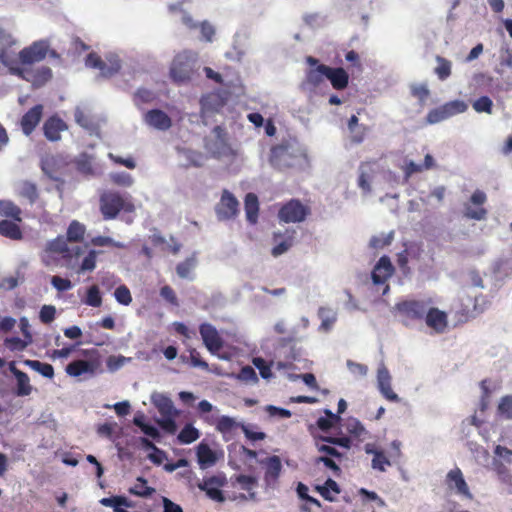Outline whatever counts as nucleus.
Returning a JSON list of instances; mask_svg holds the SVG:
<instances>
[{
  "mask_svg": "<svg viewBox=\"0 0 512 512\" xmlns=\"http://www.w3.org/2000/svg\"><path fill=\"white\" fill-rule=\"evenodd\" d=\"M16 41L13 36L0 29V63L9 68H28L34 64L43 61L47 56L59 59L60 55L54 49L50 48L48 40L34 41L29 46L23 48L18 54V61L14 58L12 47Z\"/></svg>",
  "mask_w": 512,
  "mask_h": 512,
  "instance_id": "obj_1",
  "label": "nucleus"
},
{
  "mask_svg": "<svg viewBox=\"0 0 512 512\" xmlns=\"http://www.w3.org/2000/svg\"><path fill=\"white\" fill-rule=\"evenodd\" d=\"M82 252L80 246H70L65 237L59 235L45 243L39 257L45 267L75 269Z\"/></svg>",
  "mask_w": 512,
  "mask_h": 512,
  "instance_id": "obj_2",
  "label": "nucleus"
},
{
  "mask_svg": "<svg viewBox=\"0 0 512 512\" xmlns=\"http://www.w3.org/2000/svg\"><path fill=\"white\" fill-rule=\"evenodd\" d=\"M306 157L304 151L296 144L282 143L271 148L269 162L278 171L296 167Z\"/></svg>",
  "mask_w": 512,
  "mask_h": 512,
  "instance_id": "obj_3",
  "label": "nucleus"
},
{
  "mask_svg": "<svg viewBox=\"0 0 512 512\" xmlns=\"http://www.w3.org/2000/svg\"><path fill=\"white\" fill-rule=\"evenodd\" d=\"M100 211L104 220L115 219L121 211L133 212L134 204L124 198L119 192L106 191L99 199Z\"/></svg>",
  "mask_w": 512,
  "mask_h": 512,
  "instance_id": "obj_4",
  "label": "nucleus"
},
{
  "mask_svg": "<svg viewBox=\"0 0 512 512\" xmlns=\"http://www.w3.org/2000/svg\"><path fill=\"white\" fill-rule=\"evenodd\" d=\"M195 55L191 52H181L177 54L170 67V77L177 84L190 81L195 72Z\"/></svg>",
  "mask_w": 512,
  "mask_h": 512,
  "instance_id": "obj_5",
  "label": "nucleus"
},
{
  "mask_svg": "<svg viewBox=\"0 0 512 512\" xmlns=\"http://www.w3.org/2000/svg\"><path fill=\"white\" fill-rule=\"evenodd\" d=\"M311 209L299 199H290L278 210V219L284 223H300L310 215Z\"/></svg>",
  "mask_w": 512,
  "mask_h": 512,
  "instance_id": "obj_6",
  "label": "nucleus"
},
{
  "mask_svg": "<svg viewBox=\"0 0 512 512\" xmlns=\"http://www.w3.org/2000/svg\"><path fill=\"white\" fill-rule=\"evenodd\" d=\"M11 74L31 83L34 88L45 86L53 77L52 70L48 66L12 68Z\"/></svg>",
  "mask_w": 512,
  "mask_h": 512,
  "instance_id": "obj_7",
  "label": "nucleus"
},
{
  "mask_svg": "<svg viewBox=\"0 0 512 512\" xmlns=\"http://www.w3.org/2000/svg\"><path fill=\"white\" fill-rule=\"evenodd\" d=\"M85 64L87 67L98 69L100 71V75L104 78H110L114 76L121 69V61L118 56H107L106 61H104L95 52H91L86 56Z\"/></svg>",
  "mask_w": 512,
  "mask_h": 512,
  "instance_id": "obj_8",
  "label": "nucleus"
},
{
  "mask_svg": "<svg viewBox=\"0 0 512 512\" xmlns=\"http://www.w3.org/2000/svg\"><path fill=\"white\" fill-rule=\"evenodd\" d=\"M405 326L424 319L427 304L420 300H405L395 306Z\"/></svg>",
  "mask_w": 512,
  "mask_h": 512,
  "instance_id": "obj_9",
  "label": "nucleus"
},
{
  "mask_svg": "<svg viewBox=\"0 0 512 512\" xmlns=\"http://www.w3.org/2000/svg\"><path fill=\"white\" fill-rule=\"evenodd\" d=\"M468 105L461 100H453L430 110L425 118L427 124H436L442 122L454 115L464 113Z\"/></svg>",
  "mask_w": 512,
  "mask_h": 512,
  "instance_id": "obj_10",
  "label": "nucleus"
},
{
  "mask_svg": "<svg viewBox=\"0 0 512 512\" xmlns=\"http://www.w3.org/2000/svg\"><path fill=\"white\" fill-rule=\"evenodd\" d=\"M445 484L451 493L463 499L470 501L473 500L474 496L471 493L464 475L459 467H455L447 473L445 477Z\"/></svg>",
  "mask_w": 512,
  "mask_h": 512,
  "instance_id": "obj_11",
  "label": "nucleus"
},
{
  "mask_svg": "<svg viewBox=\"0 0 512 512\" xmlns=\"http://www.w3.org/2000/svg\"><path fill=\"white\" fill-rule=\"evenodd\" d=\"M215 211L219 220L233 219L239 213V202L229 190L224 189Z\"/></svg>",
  "mask_w": 512,
  "mask_h": 512,
  "instance_id": "obj_12",
  "label": "nucleus"
},
{
  "mask_svg": "<svg viewBox=\"0 0 512 512\" xmlns=\"http://www.w3.org/2000/svg\"><path fill=\"white\" fill-rule=\"evenodd\" d=\"M226 484V478L223 475H213L204 478L197 484V487L206 493V495L217 502H223L225 497L221 491V487Z\"/></svg>",
  "mask_w": 512,
  "mask_h": 512,
  "instance_id": "obj_13",
  "label": "nucleus"
},
{
  "mask_svg": "<svg viewBox=\"0 0 512 512\" xmlns=\"http://www.w3.org/2000/svg\"><path fill=\"white\" fill-rule=\"evenodd\" d=\"M199 333L206 348L215 354L223 348V340L217 329L210 323H202L199 327Z\"/></svg>",
  "mask_w": 512,
  "mask_h": 512,
  "instance_id": "obj_14",
  "label": "nucleus"
},
{
  "mask_svg": "<svg viewBox=\"0 0 512 512\" xmlns=\"http://www.w3.org/2000/svg\"><path fill=\"white\" fill-rule=\"evenodd\" d=\"M306 62L312 67L315 66V68L307 71L305 81L311 87H318L327 78L329 66L320 64L319 60L312 56H308Z\"/></svg>",
  "mask_w": 512,
  "mask_h": 512,
  "instance_id": "obj_15",
  "label": "nucleus"
},
{
  "mask_svg": "<svg viewBox=\"0 0 512 512\" xmlns=\"http://www.w3.org/2000/svg\"><path fill=\"white\" fill-rule=\"evenodd\" d=\"M394 273V266L392 265L388 256H382L376 263L371 273L372 281L375 285L386 284L388 279Z\"/></svg>",
  "mask_w": 512,
  "mask_h": 512,
  "instance_id": "obj_16",
  "label": "nucleus"
},
{
  "mask_svg": "<svg viewBox=\"0 0 512 512\" xmlns=\"http://www.w3.org/2000/svg\"><path fill=\"white\" fill-rule=\"evenodd\" d=\"M296 231L294 229H286L285 232H275L273 234V242L275 243L272 248V255L278 257L287 252L294 243Z\"/></svg>",
  "mask_w": 512,
  "mask_h": 512,
  "instance_id": "obj_17",
  "label": "nucleus"
},
{
  "mask_svg": "<svg viewBox=\"0 0 512 512\" xmlns=\"http://www.w3.org/2000/svg\"><path fill=\"white\" fill-rule=\"evenodd\" d=\"M100 367L99 359L94 360H75L66 366V373L69 376L79 377L83 374H95Z\"/></svg>",
  "mask_w": 512,
  "mask_h": 512,
  "instance_id": "obj_18",
  "label": "nucleus"
},
{
  "mask_svg": "<svg viewBox=\"0 0 512 512\" xmlns=\"http://www.w3.org/2000/svg\"><path fill=\"white\" fill-rule=\"evenodd\" d=\"M43 116V105L37 104L30 108L21 118L20 125L25 135H30Z\"/></svg>",
  "mask_w": 512,
  "mask_h": 512,
  "instance_id": "obj_19",
  "label": "nucleus"
},
{
  "mask_svg": "<svg viewBox=\"0 0 512 512\" xmlns=\"http://www.w3.org/2000/svg\"><path fill=\"white\" fill-rule=\"evenodd\" d=\"M378 388L381 394L389 401L397 402L398 395L393 391L391 385V376L388 369L384 366L380 367L377 371Z\"/></svg>",
  "mask_w": 512,
  "mask_h": 512,
  "instance_id": "obj_20",
  "label": "nucleus"
},
{
  "mask_svg": "<svg viewBox=\"0 0 512 512\" xmlns=\"http://www.w3.org/2000/svg\"><path fill=\"white\" fill-rule=\"evenodd\" d=\"M144 119L149 126L161 131H166L172 126L171 118L160 109L149 110Z\"/></svg>",
  "mask_w": 512,
  "mask_h": 512,
  "instance_id": "obj_21",
  "label": "nucleus"
},
{
  "mask_svg": "<svg viewBox=\"0 0 512 512\" xmlns=\"http://www.w3.org/2000/svg\"><path fill=\"white\" fill-rule=\"evenodd\" d=\"M67 128L66 123L58 116L49 117L43 125L45 137L53 142L60 140L61 132Z\"/></svg>",
  "mask_w": 512,
  "mask_h": 512,
  "instance_id": "obj_22",
  "label": "nucleus"
},
{
  "mask_svg": "<svg viewBox=\"0 0 512 512\" xmlns=\"http://www.w3.org/2000/svg\"><path fill=\"white\" fill-rule=\"evenodd\" d=\"M424 319L427 326L437 333H442L447 327V315L438 308H426Z\"/></svg>",
  "mask_w": 512,
  "mask_h": 512,
  "instance_id": "obj_23",
  "label": "nucleus"
},
{
  "mask_svg": "<svg viewBox=\"0 0 512 512\" xmlns=\"http://www.w3.org/2000/svg\"><path fill=\"white\" fill-rule=\"evenodd\" d=\"M376 161H365L359 165L358 186L365 193L371 192V181L375 173Z\"/></svg>",
  "mask_w": 512,
  "mask_h": 512,
  "instance_id": "obj_24",
  "label": "nucleus"
},
{
  "mask_svg": "<svg viewBox=\"0 0 512 512\" xmlns=\"http://www.w3.org/2000/svg\"><path fill=\"white\" fill-rule=\"evenodd\" d=\"M153 405L157 408L158 412L167 416H178L179 411L175 408L173 401L166 395L155 393L151 396Z\"/></svg>",
  "mask_w": 512,
  "mask_h": 512,
  "instance_id": "obj_25",
  "label": "nucleus"
},
{
  "mask_svg": "<svg viewBox=\"0 0 512 512\" xmlns=\"http://www.w3.org/2000/svg\"><path fill=\"white\" fill-rule=\"evenodd\" d=\"M196 455L198 464L202 469L213 466L217 461L216 453L204 441L198 444L196 448Z\"/></svg>",
  "mask_w": 512,
  "mask_h": 512,
  "instance_id": "obj_26",
  "label": "nucleus"
},
{
  "mask_svg": "<svg viewBox=\"0 0 512 512\" xmlns=\"http://www.w3.org/2000/svg\"><path fill=\"white\" fill-rule=\"evenodd\" d=\"M246 219L250 224H256L259 215V200L256 194L248 193L244 199Z\"/></svg>",
  "mask_w": 512,
  "mask_h": 512,
  "instance_id": "obj_27",
  "label": "nucleus"
},
{
  "mask_svg": "<svg viewBox=\"0 0 512 512\" xmlns=\"http://www.w3.org/2000/svg\"><path fill=\"white\" fill-rule=\"evenodd\" d=\"M327 79L336 90H343L348 86L349 75L343 68L329 67Z\"/></svg>",
  "mask_w": 512,
  "mask_h": 512,
  "instance_id": "obj_28",
  "label": "nucleus"
},
{
  "mask_svg": "<svg viewBox=\"0 0 512 512\" xmlns=\"http://www.w3.org/2000/svg\"><path fill=\"white\" fill-rule=\"evenodd\" d=\"M282 470L281 460L278 456H271L265 462V481L276 482Z\"/></svg>",
  "mask_w": 512,
  "mask_h": 512,
  "instance_id": "obj_29",
  "label": "nucleus"
},
{
  "mask_svg": "<svg viewBox=\"0 0 512 512\" xmlns=\"http://www.w3.org/2000/svg\"><path fill=\"white\" fill-rule=\"evenodd\" d=\"M86 227L77 220H72L67 228L65 240L67 243H80L84 240Z\"/></svg>",
  "mask_w": 512,
  "mask_h": 512,
  "instance_id": "obj_30",
  "label": "nucleus"
},
{
  "mask_svg": "<svg viewBox=\"0 0 512 512\" xmlns=\"http://www.w3.org/2000/svg\"><path fill=\"white\" fill-rule=\"evenodd\" d=\"M0 235L11 240H21L23 238L19 225L9 220L0 221Z\"/></svg>",
  "mask_w": 512,
  "mask_h": 512,
  "instance_id": "obj_31",
  "label": "nucleus"
},
{
  "mask_svg": "<svg viewBox=\"0 0 512 512\" xmlns=\"http://www.w3.org/2000/svg\"><path fill=\"white\" fill-rule=\"evenodd\" d=\"M23 363L24 365L28 366L46 378L52 379L54 377V368L49 363H43L38 360L30 359L24 360Z\"/></svg>",
  "mask_w": 512,
  "mask_h": 512,
  "instance_id": "obj_32",
  "label": "nucleus"
},
{
  "mask_svg": "<svg viewBox=\"0 0 512 512\" xmlns=\"http://www.w3.org/2000/svg\"><path fill=\"white\" fill-rule=\"evenodd\" d=\"M21 213V209L12 201H0V215L12 218L14 221L20 222L22 220Z\"/></svg>",
  "mask_w": 512,
  "mask_h": 512,
  "instance_id": "obj_33",
  "label": "nucleus"
},
{
  "mask_svg": "<svg viewBox=\"0 0 512 512\" xmlns=\"http://www.w3.org/2000/svg\"><path fill=\"white\" fill-rule=\"evenodd\" d=\"M200 437V432L192 424H186L177 436L181 444H191Z\"/></svg>",
  "mask_w": 512,
  "mask_h": 512,
  "instance_id": "obj_34",
  "label": "nucleus"
},
{
  "mask_svg": "<svg viewBox=\"0 0 512 512\" xmlns=\"http://www.w3.org/2000/svg\"><path fill=\"white\" fill-rule=\"evenodd\" d=\"M25 338L24 340L19 337H9L4 340V345L11 351H22L32 342L30 332H26Z\"/></svg>",
  "mask_w": 512,
  "mask_h": 512,
  "instance_id": "obj_35",
  "label": "nucleus"
},
{
  "mask_svg": "<svg viewBox=\"0 0 512 512\" xmlns=\"http://www.w3.org/2000/svg\"><path fill=\"white\" fill-rule=\"evenodd\" d=\"M316 489L320 493V495L325 500H328V501L334 500V497L331 495V493H334V494L340 493L339 485L337 484L336 481H334L331 478L327 479L326 482L324 483V485L317 486Z\"/></svg>",
  "mask_w": 512,
  "mask_h": 512,
  "instance_id": "obj_36",
  "label": "nucleus"
},
{
  "mask_svg": "<svg viewBox=\"0 0 512 512\" xmlns=\"http://www.w3.org/2000/svg\"><path fill=\"white\" fill-rule=\"evenodd\" d=\"M19 194L20 196L26 198L31 204L35 203L39 197L36 184L30 181H23L20 184Z\"/></svg>",
  "mask_w": 512,
  "mask_h": 512,
  "instance_id": "obj_37",
  "label": "nucleus"
},
{
  "mask_svg": "<svg viewBox=\"0 0 512 512\" xmlns=\"http://www.w3.org/2000/svg\"><path fill=\"white\" fill-rule=\"evenodd\" d=\"M155 492V489L147 485V480L143 477L137 478V483L129 489V493L139 497H149Z\"/></svg>",
  "mask_w": 512,
  "mask_h": 512,
  "instance_id": "obj_38",
  "label": "nucleus"
},
{
  "mask_svg": "<svg viewBox=\"0 0 512 512\" xmlns=\"http://www.w3.org/2000/svg\"><path fill=\"white\" fill-rule=\"evenodd\" d=\"M97 254V251L90 250L88 254L83 258L82 262L79 265H76V272L81 274L87 271H93L96 267Z\"/></svg>",
  "mask_w": 512,
  "mask_h": 512,
  "instance_id": "obj_39",
  "label": "nucleus"
},
{
  "mask_svg": "<svg viewBox=\"0 0 512 512\" xmlns=\"http://www.w3.org/2000/svg\"><path fill=\"white\" fill-rule=\"evenodd\" d=\"M15 378L17 381L15 394L17 396L30 395L32 392V386L30 385V379L28 375L25 372H23L19 373V375Z\"/></svg>",
  "mask_w": 512,
  "mask_h": 512,
  "instance_id": "obj_40",
  "label": "nucleus"
},
{
  "mask_svg": "<svg viewBox=\"0 0 512 512\" xmlns=\"http://www.w3.org/2000/svg\"><path fill=\"white\" fill-rule=\"evenodd\" d=\"M438 65L435 67L434 72L437 77L444 81L451 75V62L444 57L436 56Z\"/></svg>",
  "mask_w": 512,
  "mask_h": 512,
  "instance_id": "obj_41",
  "label": "nucleus"
},
{
  "mask_svg": "<svg viewBox=\"0 0 512 512\" xmlns=\"http://www.w3.org/2000/svg\"><path fill=\"white\" fill-rule=\"evenodd\" d=\"M84 303L96 308L102 305V296L97 285H92L87 289Z\"/></svg>",
  "mask_w": 512,
  "mask_h": 512,
  "instance_id": "obj_42",
  "label": "nucleus"
},
{
  "mask_svg": "<svg viewBox=\"0 0 512 512\" xmlns=\"http://www.w3.org/2000/svg\"><path fill=\"white\" fill-rule=\"evenodd\" d=\"M394 238V232H390L388 234H380L375 235L370 239L369 246L372 249H382L386 246H389Z\"/></svg>",
  "mask_w": 512,
  "mask_h": 512,
  "instance_id": "obj_43",
  "label": "nucleus"
},
{
  "mask_svg": "<svg viewBox=\"0 0 512 512\" xmlns=\"http://www.w3.org/2000/svg\"><path fill=\"white\" fill-rule=\"evenodd\" d=\"M410 94L412 97L416 98L420 104H424L430 96V90L424 83L412 84L410 85Z\"/></svg>",
  "mask_w": 512,
  "mask_h": 512,
  "instance_id": "obj_44",
  "label": "nucleus"
},
{
  "mask_svg": "<svg viewBox=\"0 0 512 512\" xmlns=\"http://www.w3.org/2000/svg\"><path fill=\"white\" fill-rule=\"evenodd\" d=\"M472 106L478 113L491 114L493 110V102L488 96L479 97L473 102Z\"/></svg>",
  "mask_w": 512,
  "mask_h": 512,
  "instance_id": "obj_45",
  "label": "nucleus"
},
{
  "mask_svg": "<svg viewBox=\"0 0 512 512\" xmlns=\"http://www.w3.org/2000/svg\"><path fill=\"white\" fill-rule=\"evenodd\" d=\"M56 158L53 157V156H50V157H46L45 159L42 160L41 162V168L43 170V172L50 178V179H53V180H58V176H57V170L55 168L56 166Z\"/></svg>",
  "mask_w": 512,
  "mask_h": 512,
  "instance_id": "obj_46",
  "label": "nucleus"
},
{
  "mask_svg": "<svg viewBox=\"0 0 512 512\" xmlns=\"http://www.w3.org/2000/svg\"><path fill=\"white\" fill-rule=\"evenodd\" d=\"M116 301L122 305L128 306L132 302L130 290L126 285L118 286L114 291Z\"/></svg>",
  "mask_w": 512,
  "mask_h": 512,
  "instance_id": "obj_47",
  "label": "nucleus"
},
{
  "mask_svg": "<svg viewBox=\"0 0 512 512\" xmlns=\"http://www.w3.org/2000/svg\"><path fill=\"white\" fill-rule=\"evenodd\" d=\"M498 413L506 419H512V395L501 398L498 405Z\"/></svg>",
  "mask_w": 512,
  "mask_h": 512,
  "instance_id": "obj_48",
  "label": "nucleus"
},
{
  "mask_svg": "<svg viewBox=\"0 0 512 512\" xmlns=\"http://www.w3.org/2000/svg\"><path fill=\"white\" fill-rule=\"evenodd\" d=\"M236 426V421L229 416H221L216 422V429L222 434L230 433Z\"/></svg>",
  "mask_w": 512,
  "mask_h": 512,
  "instance_id": "obj_49",
  "label": "nucleus"
},
{
  "mask_svg": "<svg viewBox=\"0 0 512 512\" xmlns=\"http://www.w3.org/2000/svg\"><path fill=\"white\" fill-rule=\"evenodd\" d=\"M155 99V93L146 88H139L134 94V102L136 105H139L141 103H151Z\"/></svg>",
  "mask_w": 512,
  "mask_h": 512,
  "instance_id": "obj_50",
  "label": "nucleus"
},
{
  "mask_svg": "<svg viewBox=\"0 0 512 512\" xmlns=\"http://www.w3.org/2000/svg\"><path fill=\"white\" fill-rule=\"evenodd\" d=\"M110 180L113 184L123 187H130L133 184V178L127 172L111 173Z\"/></svg>",
  "mask_w": 512,
  "mask_h": 512,
  "instance_id": "obj_51",
  "label": "nucleus"
},
{
  "mask_svg": "<svg viewBox=\"0 0 512 512\" xmlns=\"http://www.w3.org/2000/svg\"><path fill=\"white\" fill-rule=\"evenodd\" d=\"M183 153L186 160L188 161V163L185 165L186 167H201L203 165L204 156L201 152L187 149L184 150Z\"/></svg>",
  "mask_w": 512,
  "mask_h": 512,
  "instance_id": "obj_52",
  "label": "nucleus"
},
{
  "mask_svg": "<svg viewBox=\"0 0 512 512\" xmlns=\"http://www.w3.org/2000/svg\"><path fill=\"white\" fill-rule=\"evenodd\" d=\"M389 459L385 456L382 451H374V457L372 459V468L384 472L386 466H390Z\"/></svg>",
  "mask_w": 512,
  "mask_h": 512,
  "instance_id": "obj_53",
  "label": "nucleus"
},
{
  "mask_svg": "<svg viewBox=\"0 0 512 512\" xmlns=\"http://www.w3.org/2000/svg\"><path fill=\"white\" fill-rule=\"evenodd\" d=\"M176 417L177 416L162 415V418L158 420L157 423L165 432L174 434L177 431Z\"/></svg>",
  "mask_w": 512,
  "mask_h": 512,
  "instance_id": "obj_54",
  "label": "nucleus"
},
{
  "mask_svg": "<svg viewBox=\"0 0 512 512\" xmlns=\"http://www.w3.org/2000/svg\"><path fill=\"white\" fill-rule=\"evenodd\" d=\"M100 503L103 506L113 507L114 509L117 506H125V507H130L131 506V504L128 501V499L123 497V496H113V497H108V498H102L100 500Z\"/></svg>",
  "mask_w": 512,
  "mask_h": 512,
  "instance_id": "obj_55",
  "label": "nucleus"
},
{
  "mask_svg": "<svg viewBox=\"0 0 512 512\" xmlns=\"http://www.w3.org/2000/svg\"><path fill=\"white\" fill-rule=\"evenodd\" d=\"M127 361V358L122 355H111L106 359V366L110 372L119 370Z\"/></svg>",
  "mask_w": 512,
  "mask_h": 512,
  "instance_id": "obj_56",
  "label": "nucleus"
},
{
  "mask_svg": "<svg viewBox=\"0 0 512 512\" xmlns=\"http://www.w3.org/2000/svg\"><path fill=\"white\" fill-rule=\"evenodd\" d=\"M487 216V210L483 207H479L477 209H472L470 206L466 205L464 210V217L473 220H484Z\"/></svg>",
  "mask_w": 512,
  "mask_h": 512,
  "instance_id": "obj_57",
  "label": "nucleus"
},
{
  "mask_svg": "<svg viewBox=\"0 0 512 512\" xmlns=\"http://www.w3.org/2000/svg\"><path fill=\"white\" fill-rule=\"evenodd\" d=\"M55 315L56 308L53 305H44L40 310L39 318L42 323L50 324L55 319Z\"/></svg>",
  "mask_w": 512,
  "mask_h": 512,
  "instance_id": "obj_58",
  "label": "nucleus"
},
{
  "mask_svg": "<svg viewBox=\"0 0 512 512\" xmlns=\"http://www.w3.org/2000/svg\"><path fill=\"white\" fill-rule=\"evenodd\" d=\"M51 285L59 292L68 291L72 288V282L67 278H62L60 276H52Z\"/></svg>",
  "mask_w": 512,
  "mask_h": 512,
  "instance_id": "obj_59",
  "label": "nucleus"
},
{
  "mask_svg": "<svg viewBox=\"0 0 512 512\" xmlns=\"http://www.w3.org/2000/svg\"><path fill=\"white\" fill-rule=\"evenodd\" d=\"M495 470L499 476V479L512 487V475L509 473L508 469L501 462H494Z\"/></svg>",
  "mask_w": 512,
  "mask_h": 512,
  "instance_id": "obj_60",
  "label": "nucleus"
},
{
  "mask_svg": "<svg viewBox=\"0 0 512 512\" xmlns=\"http://www.w3.org/2000/svg\"><path fill=\"white\" fill-rule=\"evenodd\" d=\"M326 414L328 417H320L317 420V426L323 431L330 429L333 426V422L339 420V416L329 410L326 411Z\"/></svg>",
  "mask_w": 512,
  "mask_h": 512,
  "instance_id": "obj_61",
  "label": "nucleus"
},
{
  "mask_svg": "<svg viewBox=\"0 0 512 512\" xmlns=\"http://www.w3.org/2000/svg\"><path fill=\"white\" fill-rule=\"evenodd\" d=\"M190 364L193 367H199L203 370H209V365L206 361L202 360L200 353L195 349L189 350Z\"/></svg>",
  "mask_w": 512,
  "mask_h": 512,
  "instance_id": "obj_62",
  "label": "nucleus"
},
{
  "mask_svg": "<svg viewBox=\"0 0 512 512\" xmlns=\"http://www.w3.org/2000/svg\"><path fill=\"white\" fill-rule=\"evenodd\" d=\"M238 378L249 383H257L258 381L257 374L251 366L243 367L238 374Z\"/></svg>",
  "mask_w": 512,
  "mask_h": 512,
  "instance_id": "obj_63",
  "label": "nucleus"
},
{
  "mask_svg": "<svg viewBox=\"0 0 512 512\" xmlns=\"http://www.w3.org/2000/svg\"><path fill=\"white\" fill-rule=\"evenodd\" d=\"M253 364L259 370L262 378L269 379L272 376L271 367L264 359L260 357L254 358Z\"/></svg>",
  "mask_w": 512,
  "mask_h": 512,
  "instance_id": "obj_64",
  "label": "nucleus"
}]
</instances>
